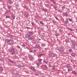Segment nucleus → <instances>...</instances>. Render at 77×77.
Instances as JSON below:
<instances>
[{"label": "nucleus", "instance_id": "nucleus-7", "mask_svg": "<svg viewBox=\"0 0 77 77\" xmlns=\"http://www.w3.org/2000/svg\"><path fill=\"white\" fill-rule=\"evenodd\" d=\"M58 51L60 52H63L64 51V48L63 47L61 48L58 49Z\"/></svg>", "mask_w": 77, "mask_h": 77}, {"label": "nucleus", "instance_id": "nucleus-14", "mask_svg": "<svg viewBox=\"0 0 77 77\" xmlns=\"http://www.w3.org/2000/svg\"><path fill=\"white\" fill-rule=\"evenodd\" d=\"M21 46H22L23 47H24L25 48H27V46L26 45L24 44H23Z\"/></svg>", "mask_w": 77, "mask_h": 77}, {"label": "nucleus", "instance_id": "nucleus-51", "mask_svg": "<svg viewBox=\"0 0 77 77\" xmlns=\"http://www.w3.org/2000/svg\"><path fill=\"white\" fill-rule=\"evenodd\" d=\"M10 36H11V37H14V35H11Z\"/></svg>", "mask_w": 77, "mask_h": 77}, {"label": "nucleus", "instance_id": "nucleus-52", "mask_svg": "<svg viewBox=\"0 0 77 77\" xmlns=\"http://www.w3.org/2000/svg\"><path fill=\"white\" fill-rule=\"evenodd\" d=\"M26 29H30V27H26Z\"/></svg>", "mask_w": 77, "mask_h": 77}, {"label": "nucleus", "instance_id": "nucleus-58", "mask_svg": "<svg viewBox=\"0 0 77 77\" xmlns=\"http://www.w3.org/2000/svg\"><path fill=\"white\" fill-rule=\"evenodd\" d=\"M75 2H77V0H74Z\"/></svg>", "mask_w": 77, "mask_h": 77}, {"label": "nucleus", "instance_id": "nucleus-13", "mask_svg": "<svg viewBox=\"0 0 77 77\" xmlns=\"http://www.w3.org/2000/svg\"><path fill=\"white\" fill-rule=\"evenodd\" d=\"M8 8V9H11V8H12V6H11L10 5H7Z\"/></svg>", "mask_w": 77, "mask_h": 77}, {"label": "nucleus", "instance_id": "nucleus-32", "mask_svg": "<svg viewBox=\"0 0 77 77\" xmlns=\"http://www.w3.org/2000/svg\"><path fill=\"white\" fill-rule=\"evenodd\" d=\"M55 35H56V36H59V34L57 33V32H56Z\"/></svg>", "mask_w": 77, "mask_h": 77}, {"label": "nucleus", "instance_id": "nucleus-53", "mask_svg": "<svg viewBox=\"0 0 77 77\" xmlns=\"http://www.w3.org/2000/svg\"><path fill=\"white\" fill-rule=\"evenodd\" d=\"M69 20L70 21H72V20H70V19H69Z\"/></svg>", "mask_w": 77, "mask_h": 77}, {"label": "nucleus", "instance_id": "nucleus-16", "mask_svg": "<svg viewBox=\"0 0 77 77\" xmlns=\"http://www.w3.org/2000/svg\"><path fill=\"white\" fill-rule=\"evenodd\" d=\"M71 55L73 57L75 55V53L72 52L71 53Z\"/></svg>", "mask_w": 77, "mask_h": 77}, {"label": "nucleus", "instance_id": "nucleus-59", "mask_svg": "<svg viewBox=\"0 0 77 77\" xmlns=\"http://www.w3.org/2000/svg\"><path fill=\"white\" fill-rule=\"evenodd\" d=\"M2 53H4V52H2Z\"/></svg>", "mask_w": 77, "mask_h": 77}, {"label": "nucleus", "instance_id": "nucleus-38", "mask_svg": "<svg viewBox=\"0 0 77 77\" xmlns=\"http://www.w3.org/2000/svg\"><path fill=\"white\" fill-rule=\"evenodd\" d=\"M65 7L64 6H63L62 7V9H63H63H65Z\"/></svg>", "mask_w": 77, "mask_h": 77}, {"label": "nucleus", "instance_id": "nucleus-30", "mask_svg": "<svg viewBox=\"0 0 77 77\" xmlns=\"http://www.w3.org/2000/svg\"><path fill=\"white\" fill-rule=\"evenodd\" d=\"M62 30L59 29V32L60 33H62Z\"/></svg>", "mask_w": 77, "mask_h": 77}, {"label": "nucleus", "instance_id": "nucleus-15", "mask_svg": "<svg viewBox=\"0 0 77 77\" xmlns=\"http://www.w3.org/2000/svg\"><path fill=\"white\" fill-rule=\"evenodd\" d=\"M45 45L44 43H42L41 44V46L42 47H45Z\"/></svg>", "mask_w": 77, "mask_h": 77}, {"label": "nucleus", "instance_id": "nucleus-29", "mask_svg": "<svg viewBox=\"0 0 77 77\" xmlns=\"http://www.w3.org/2000/svg\"><path fill=\"white\" fill-rule=\"evenodd\" d=\"M42 10L44 11H47V9L45 8H42Z\"/></svg>", "mask_w": 77, "mask_h": 77}, {"label": "nucleus", "instance_id": "nucleus-6", "mask_svg": "<svg viewBox=\"0 0 77 77\" xmlns=\"http://www.w3.org/2000/svg\"><path fill=\"white\" fill-rule=\"evenodd\" d=\"M30 69H31V70H32L33 71H34V72H35V71H37L36 69L32 66L30 67Z\"/></svg>", "mask_w": 77, "mask_h": 77}, {"label": "nucleus", "instance_id": "nucleus-26", "mask_svg": "<svg viewBox=\"0 0 77 77\" xmlns=\"http://www.w3.org/2000/svg\"><path fill=\"white\" fill-rule=\"evenodd\" d=\"M72 73L73 74H77V73H76L75 71H73L72 72Z\"/></svg>", "mask_w": 77, "mask_h": 77}, {"label": "nucleus", "instance_id": "nucleus-18", "mask_svg": "<svg viewBox=\"0 0 77 77\" xmlns=\"http://www.w3.org/2000/svg\"><path fill=\"white\" fill-rule=\"evenodd\" d=\"M64 14L66 17H68V14L67 13H65Z\"/></svg>", "mask_w": 77, "mask_h": 77}, {"label": "nucleus", "instance_id": "nucleus-33", "mask_svg": "<svg viewBox=\"0 0 77 77\" xmlns=\"http://www.w3.org/2000/svg\"><path fill=\"white\" fill-rule=\"evenodd\" d=\"M12 75H17V74L15 73H14V72H13L12 73Z\"/></svg>", "mask_w": 77, "mask_h": 77}, {"label": "nucleus", "instance_id": "nucleus-25", "mask_svg": "<svg viewBox=\"0 0 77 77\" xmlns=\"http://www.w3.org/2000/svg\"><path fill=\"white\" fill-rule=\"evenodd\" d=\"M38 62H41V61H42V60H42L41 59H38Z\"/></svg>", "mask_w": 77, "mask_h": 77}, {"label": "nucleus", "instance_id": "nucleus-60", "mask_svg": "<svg viewBox=\"0 0 77 77\" xmlns=\"http://www.w3.org/2000/svg\"><path fill=\"white\" fill-rule=\"evenodd\" d=\"M46 68H47V66H45Z\"/></svg>", "mask_w": 77, "mask_h": 77}, {"label": "nucleus", "instance_id": "nucleus-54", "mask_svg": "<svg viewBox=\"0 0 77 77\" xmlns=\"http://www.w3.org/2000/svg\"><path fill=\"white\" fill-rule=\"evenodd\" d=\"M68 72H70L69 71V69H68Z\"/></svg>", "mask_w": 77, "mask_h": 77}, {"label": "nucleus", "instance_id": "nucleus-36", "mask_svg": "<svg viewBox=\"0 0 77 77\" xmlns=\"http://www.w3.org/2000/svg\"><path fill=\"white\" fill-rule=\"evenodd\" d=\"M41 63H37L36 65H37V66H39V65H40V64H41Z\"/></svg>", "mask_w": 77, "mask_h": 77}, {"label": "nucleus", "instance_id": "nucleus-17", "mask_svg": "<svg viewBox=\"0 0 77 77\" xmlns=\"http://www.w3.org/2000/svg\"><path fill=\"white\" fill-rule=\"evenodd\" d=\"M11 63H14V61L13 60H11V59H9L8 60Z\"/></svg>", "mask_w": 77, "mask_h": 77}, {"label": "nucleus", "instance_id": "nucleus-4", "mask_svg": "<svg viewBox=\"0 0 77 77\" xmlns=\"http://www.w3.org/2000/svg\"><path fill=\"white\" fill-rule=\"evenodd\" d=\"M49 57H54L56 56V54H54L53 53L50 54H49Z\"/></svg>", "mask_w": 77, "mask_h": 77}, {"label": "nucleus", "instance_id": "nucleus-23", "mask_svg": "<svg viewBox=\"0 0 77 77\" xmlns=\"http://www.w3.org/2000/svg\"><path fill=\"white\" fill-rule=\"evenodd\" d=\"M6 12L8 13H11V11L9 10H8L6 11Z\"/></svg>", "mask_w": 77, "mask_h": 77}, {"label": "nucleus", "instance_id": "nucleus-9", "mask_svg": "<svg viewBox=\"0 0 77 77\" xmlns=\"http://www.w3.org/2000/svg\"><path fill=\"white\" fill-rule=\"evenodd\" d=\"M24 16L25 17H28L29 16V14L28 13L26 12Z\"/></svg>", "mask_w": 77, "mask_h": 77}, {"label": "nucleus", "instance_id": "nucleus-22", "mask_svg": "<svg viewBox=\"0 0 77 77\" xmlns=\"http://www.w3.org/2000/svg\"><path fill=\"white\" fill-rule=\"evenodd\" d=\"M65 23L66 24H69V22L68 21V20H66L65 21Z\"/></svg>", "mask_w": 77, "mask_h": 77}, {"label": "nucleus", "instance_id": "nucleus-47", "mask_svg": "<svg viewBox=\"0 0 77 77\" xmlns=\"http://www.w3.org/2000/svg\"><path fill=\"white\" fill-rule=\"evenodd\" d=\"M17 47L18 48H21L20 47L18 46H17Z\"/></svg>", "mask_w": 77, "mask_h": 77}, {"label": "nucleus", "instance_id": "nucleus-3", "mask_svg": "<svg viewBox=\"0 0 77 77\" xmlns=\"http://www.w3.org/2000/svg\"><path fill=\"white\" fill-rule=\"evenodd\" d=\"M6 42L9 44H11V45H13L14 44V41L12 40H6Z\"/></svg>", "mask_w": 77, "mask_h": 77}, {"label": "nucleus", "instance_id": "nucleus-20", "mask_svg": "<svg viewBox=\"0 0 77 77\" xmlns=\"http://www.w3.org/2000/svg\"><path fill=\"white\" fill-rule=\"evenodd\" d=\"M51 69L52 70H55V66H52V68Z\"/></svg>", "mask_w": 77, "mask_h": 77}, {"label": "nucleus", "instance_id": "nucleus-27", "mask_svg": "<svg viewBox=\"0 0 77 77\" xmlns=\"http://www.w3.org/2000/svg\"><path fill=\"white\" fill-rule=\"evenodd\" d=\"M40 24H42V25H43L44 24V23H43V22L42 21H40Z\"/></svg>", "mask_w": 77, "mask_h": 77}, {"label": "nucleus", "instance_id": "nucleus-8", "mask_svg": "<svg viewBox=\"0 0 77 77\" xmlns=\"http://www.w3.org/2000/svg\"><path fill=\"white\" fill-rule=\"evenodd\" d=\"M11 18H12L13 20H14L15 18V15L14 14H12L11 15Z\"/></svg>", "mask_w": 77, "mask_h": 77}, {"label": "nucleus", "instance_id": "nucleus-41", "mask_svg": "<svg viewBox=\"0 0 77 77\" xmlns=\"http://www.w3.org/2000/svg\"><path fill=\"white\" fill-rule=\"evenodd\" d=\"M43 62L44 63H46V64L47 63V61H45V60H44Z\"/></svg>", "mask_w": 77, "mask_h": 77}, {"label": "nucleus", "instance_id": "nucleus-57", "mask_svg": "<svg viewBox=\"0 0 77 77\" xmlns=\"http://www.w3.org/2000/svg\"><path fill=\"white\" fill-rule=\"evenodd\" d=\"M18 6V5H16V6Z\"/></svg>", "mask_w": 77, "mask_h": 77}, {"label": "nucleus", "instance_id": "nucleus-43", "mask_svg": "<svg viewBox=\"0 0 77 77\" xmlns=\"http://www.w3.org/2000/svg\"><path fill=\"white\" fill-rule=\"evenodd\" d=\"M65 41L66 42H68V40L67 39H66Z\"/></svg>", "mask_w": 77, "mask_h": 77}, {"label": "nucleus", "instance_id": "nucleus-5", "mask_svg": "<svg viewBox=\"0 0 77 77\" xmlns=\"http://www.w3.org/2000/svg\"><path fill=\"white\" fill-rule=\"evenodd\" d=\"M36 40H33L30 43V44L31 45H33L34 44H36Z\"/></svg>", "mask_w": 77, "mask_h": 77}, {"label": "nucleus", "instance_id": "nucleus-46", "mask_svg": "<svg viewBox=\"0 0 77 77\" xmlns=\"http://www.w3.org/2000/svg\"><path fill=\"white\" fill-rule=\"evenodd\" d=\"M47 7H48V8H49L50 6L48 5V4H47V5H46Z\"/></svg>", "mask_w": 77, "mask_h": 77}, {"label": "nucleus", "instance_id": "nucleus-44", "mask_svg": "<svg viewBox=\"0 0 77 77\" xmlns=\"http://www.w3.org/2000/svg\"><path fill=\"white\" fill-rule=\"evenodd\" d=\"M24 9H28V8H27V7H24Z\"/></svg>", "mask_w": 77, "mask_h": 77}, {"label": "nucleus", "instance_id": "nucleus-31", "mask_svg": "<svg viewBox=\"0 0 77 77\" xmlns=\"http://www.w3.org/2000/svg\"><path fill=\"white\" fill-rule=\"evenodd\" d=\"M3 67H0V71H3Z\"/></svg>", "mask_w": 77, "mask_h": 77}, {"label": "nucleus", "instance_id": "nucleus-19", "mask_svg": "<svg viewBox=\"0 0 77 77\" xmlns=\"http://www.w3.org/2000/svg\"><path fill=\"white\" fill-rule=\"evenodd\" d=\"M66 66H67V67H68V68H72V67L71 66H70L69 64L67 65Z\"/></svg>", "mask_w": 77, "mask_h": 77}, {"label": "nucleus", "instance_id": "nucleus-12", "mask_svg": "<svg viewBox=\"0 0 77 77\" xmlns=\"http://www.w3.org/2000/svg\"><path fill=\"white\" fill-rule=\"evenodd\" d=\"M28 57H29V59H31V60H32V59H33V57H32V55H29Z\"/></svg>", "mask_w": 77, "mask_h": 77}, {"label": "nucleus", "instance_id": "nucleus-62", "mask_svg": "<svg viewBox=\"0 0 77 77\" xmlns=\"http://www.w3.org/2000/svg\"><path fill=\"white\" fill-rule=\"evenodd\" d=\"M76 22H77V21H76Z\"/></svg>", "mask_w": 77, "mask_h": 77}, {"label": "nucleus", "instance_id": "nucleus-56", "mask_svg": "<svg viewBox=\"0 0 77 77\" xmlns=\"http://www.w3.org/2000/svg\"><path fill=\"white\" fill-rule=\"evenodd\" d=\"M30 52L31 53H32V51H30Z\"/></svg>", "mask_w": 77, "mask_h": 77}, {"label": "nucleus", "instance_id": "nucleus-49", "mask_svg": "<svg viewBox=\"0 0 77 77\" xmlns=\"http://www.w3.org/2000/svg\"><path fill=\"white\" fill-rule=\"evenodd\" d=\"M49 67L50 68H51V65H49Z\"/></svg>", "mask_w": 77, "mask_h": 77}, {"label": "nucleus", "instance_id": "nucleus-39", "mask_svg": "<svg viewBox=\"0 0 77 77\" xmlns=\"http://www.w3.org/2000/svg\"><path fill=\"white\" fill-rule=\"evenodd\" d=\"M52 22H53V23H56V22L55 21H54L53 20H52Z\"/></svg>", "mask_w": 77, "mask_h": 77}, {"label": "nucleus", "instance_id": "nucleus-35", "mask_svg": "<svg viewBox=\"0 0 77 77\" xmlns=\"http://www.w3.org/2000/svg\"><path fill=\"white\" fill-rule=\"evenodd\" d=\"M55 18L57 20H58V21H59V20L58 19V18L57 17H55Z\"/></svg>", "mask_w": 77, "mask_h": 77}, {"label": "nucleus", "instance_id": "nucleus-28", "mask_svg": "<svg viewBox=\"0 0 77 77\" xmlns=\"http://www.w3.org/2000/svg\"><path fill=\"white\" fill-rule=\"evenodd\" d=\"M50 2H53V3H56V2H55V1H54V0H51L50 1Z\"/></svg>", "mask_w": 77, "mask_h": 77}, {"label": "nucleus", "instance_id": "nucleus-24", "mask_svg": "<svg viewBox=\"0 0 77 77\" xmlns=\"http://www.w3.org/2000/svg\"><path fill=\"white\" fill-rule=\"evenodd\" d=\"M42 56H44V54H40L38 55V56L39 57H41Z\"/></svg>", "mask_w": 77, "mask_h": 77}, {"label": "nucleus", "instance_id": "nucleus-2", "mask_svg": "<svg viewBox=\"0 0 77 77\" xmlns=\"http://www.w3.org/2000/svg\"><path fill=\"white\" fill-rule=\"evenodd\" d=\"M16 50H17L16 48H12L10 50L9 52L12 55L16 53Z\"/></svg>", "mask_w": 77, "mask_h": 77}, {"label": "nucleus", "instance_id": "nucleus-50", "mask_svg": "<svg viewBox=\"0 0 77 77\" xmlns=\"http://www.w3.org/2000/svg\"><path fill=\"white\" fill-rule=\"evenodd\" d=\"M69 70L70 72L71 71H72V69H69Z\"/></svg>", "mask_w": 77, "mask_h": 77}, {"label": "nucleus", "instance_id": "nucleus-45", "mask_svg": "<svg viewBox=\"0 0 77 77\" xmlns=\"http://www.w3.org/2000/svg\"><path fill=\"white\" fill-rule=\"evenodd\" d=\"M32 4L33 5H35V2H32Z\"/></svg>", "mask_w": 77, "mask_h": 77}, {"label": "nucleus", "instance_id": "nucleus-21", "mask_svg": "<svg viewBox=\"0 0 77 77\" xmlns=\"http://www.w3.org/2000/svg\"><path fill=\"white\" fill-rule=\"evenodd\" d=\"M72 48H73V49H74L75 48V45H72Z\"/></svg>", "mask_w": 77, "mask_h": 77}, {"label": "nucleus", "instance_id": "nucleus-55", "mask_svg": "<svg viewBox=\"0 0 77 77\" xmlns=\"http://www.w3.org/2000/svg\"><path fill=\"white\" fill-rule=\"evenodd\" d=\"M69 30H70V31H72V29H70Z\"/></svg>", "mask_w": 77, "mask_h": 77}, {"label": "nucleus", "instance_id": "nucleus-48", "mask_svg": "<svg viewBox=\"0 0 77 77\" xmlns=\"http://www.w3.org/2000/svg\"><path fill=\"white\" fill-rule=\"evenodd\" d=\"M31 24H32V26H33V24H34V23L33 22H31Z\"/></svg>", "mask_w": 77, "mask_h": 77}, {"label": "nucleus", "instance_id": "nucleus-10", "mask_svg": "<svg viewBox=\"0 0 77 77\" xmlns=\"http://www.w3.org/2000/svg\"><path fill=\"white\" fill-rule=\"evenodd\" d=\"M36 47L38 48V49H39V50H40L41 48V47L40 46V45H38L37 46H36Z\"/></svg>", "mask_w": 77, "mask_h": 77}, {"label": "nucleus", "instance_id": "nucleus-40", "mask_svg": "<svg viewBox=\"0 0 77 77\" xmlns=\"http://www.w3.org/2000/svg\"><path fill=\"white\" fill-rule=\"evenodd\" d=\"M6 18H10V17H9V16H6Z\"/></svg>", "mask_w": 77, "mask_h": 77}, {"label": "nucleus", "instance_id": "nucleus-1", "mask_svg": "<svg viewBox=\"0 0 77 77\" xmlns=\"http://www.w3.org/2000/svg\"><path fill=\"white\" fill-rule=\"evenodd\" d=\"M33 34L32 32H29L26 35V38H27L29 40L33 39Z\"/></svg>", "mask_w": 77, "mask_h": 77}, {"label": "nucleus", "instance_id": "nucleus-34", "mask_svg": "<svg viewBox=\"0 0 77 77\" xmlns=\"http://www.w3.org/2000/svg\"><path fill=\"white\" fill-rule=\"evenodd\" d=\"M32 51H33V52H34V53H36V50L34 49V50H33Z\"/></svg>", "mask_w": 77, "mask_h": 77}, {"label": "nucleus", "instance_id": "nucleus-11", "mask_svg": "<svg viewBox=\"0 0 77 77\" xmlns=\"http://www.w3.org/2000/svg\"><path fill=\"white\" fill-rule=\"evenodd\" d=\"M8 3L10 5H11V4H13V2H12L11 0H8Z\"/></svg>", "mask_w": 77, "mask_h": 77}, {"label": "nucleus", "instance_id": "nucleus-37", "mask_svg": "<svg viewBox=\"0 0 77 77\" xmlns=\"http://www.w3.org/2000/svg\"><path fill=\"white\" fill-rule=\"evenodd\" d=\"M69 52H71V51H72V49H70L69 50Z\"/></svg>", "mask_w": 77, "mask_h": 77}, {"label": "nucleus", "instance_id": "nucleus-61", "mask_svg": "<svg viewBox=\"0 0 77 77\" xmlns=\"http://www.w3.org/2000/svg\"><path fill=\"white\" fill-rule=\"evenodd\" d=\"M27 1H29L30 0H27Z\"/></svg>", "mask_w": 77, "mask_h": 77}, {"label": "nucleus", "instance_id": "nucleus-42", "mask_svg": "<svg viewBox=\"0 0 77 77\" xmlns=\"http://www.w3.org/2000/svg\"><path fill=\"white\" fill-rule=\"evenodd\" d=\"M25 44H26V45H29V43H28V42H26L25 43Z\"/></svg>", "mask_w": 77, "mask_h": 77}]
</instances>
